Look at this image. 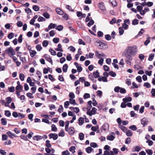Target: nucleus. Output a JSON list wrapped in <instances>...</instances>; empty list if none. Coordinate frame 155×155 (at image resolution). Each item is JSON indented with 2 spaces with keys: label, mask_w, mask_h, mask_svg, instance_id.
<instances>
[{
  "label": "nucleus",
  "mask_w": 155,
  "mask_h": 155,
  "mask_svg": "<svg viewBox=\"0 0 155 155\" xmlns=\"http://www.w3.org/2000/svg\"><path fill=\"white\" fill-rule=\"evenodd\" d=\"M51 130L52 131L56 132L57 130V128L56 127L55 125L54 124H53L51 125Z\"/></svg>",
  "instance_id": "obj_30"
},
{
  "label": "nucleus",
  "mask_w": 155,
  "mask_h": 155,
  "mask_svg": "<svg viewBox=\"0 0 155 155\" xmlns=\"http://www.w3.org/2000/svg\"><path fill=\"white\" fill-rule=\"evenodd\" d=\"M148 120L146 118H143L141 120V123L143 127L147 125L148 124Z\"/></svg>",
  "instance_id": "obj_4"
},
{
  "label": "nucleus",
  "mask_w": 155,
  "mask_h": 155,
  "mask_svg": "<svg viewBox=\"0 0 155 155\" xmlns=\"http://www.w3.org/2000/svg\"><path fill=\"white\" fill-rule=\"evenodd\" d=\"M78 124H79L80 125V126H81L82 125L84 122V119L83 117H80L79 118V120H78Z\"/></svg>",
  "instance_id": "obj_19"
},
{
  "label": "nucleus",
  "mask_w": 155,
  "mask_h": 155,
  "mask_svg": "<svg viewBox=\"0 0 155 155\" xmlns=\"http://www.w3.org/2000/svg\"><path fill=\"white\" fill-rule=\"evenodd\" d=\"M98 80L100 81H102L103 82H107V78H106V77L103 76L101 78H98Z\"/></svg>",
  "instance_id": "obj_17"
},
{
  "label": "nucleus",
  "mask_w": 155,
  "mask_h": 155,
  "mask_svg": "<svg viewBox=\"0 0 155 155\" xmlns=\"http://www.w3.org/2000/svg\"><path fill=\"white\" fill-rule=\"evenodd\" d=\"M78 42L79 45H85V43L81 39H79Z\"/></svg>",
  "instance_id": "obj_57"
},
{
  "label": "nucleus",
  "mask_w": 155,
  "mask_h": 155,
  "mask_svg": "<svg viewBox=\"0 0 155 155\" xmlns=\"http://www.w3.org/2000/svg\"><path fill=\"white\" fill-rule=\"evenodd\" d=\"M154 54H150V55L149 57L148 58V60L149 61H152L154 57Z\"/></svg>",
  "instance_id": "obj_46"
},
{
  "label": "nucleus",
  "mask_w": 155,
  "mask_h": 155,
  "mask_svg": "<svg viewBox=\"0 0 155 155\" xmlns=\"http://www.w3.org/2000/svg\"><path fill=\"white\" fill-rule=\"evenodd\" d=\"M84 134L83 133H80L79 134V139L81 140H83L84 138Z\"/></svg>",
  "instance_id": "obj_33"
},
{
  "label": "nucleus",
  "mask_w": 155,
  "mask_h": 155,
  "mask_svg": "<svg viewBox=\"0 0 155 155\" xmlns=\"http://www.w3.org/2000/svg\"><path fill=\"white\" fill-rule=\"evenodd\" d=\"M58 135L59 136H61L62 137L64 136V131L62 129L61 130V131L59 133Z\"/></svg>",
  "instance_id": "obj_49"
},
{
  "label": "nucleus",
  "mask_w": 155,
  "mask_h": 155,
  "mask_svg": "<svg viewBox=\"0 0 155 155\" xmlns=\"http://www.w3.org/2000/svg\"><path fill=\"white\" fill-rule=\"evenodd\" d=\"M84 98L85 99H87L90 97V94L88 93H85L83 96Z\"/></svg>",
  "instance_id": "obj_51"
},
{
  "label": "nucleus",
  "mask_w": 155,
  "mask_h": 155,
  "mask_svg": "<svg viewBox=\"0 0 155 155\" xmlns=\"http://www.w3.org/2000/svg\"><path fill=\"white\" fill-rule=\"evenodd\" d=\"M44 57L47 61L50 63L51 65L53 64L52 60L51 58L47 54H45L44 55Z\"/></svg>",
  "instance_id": "obj_7"
},
{
  "label": "nucleus",
  "mask_w": 155,
  "mask_h": 155,
  "mask_svg": "<svg viewBox=\"0 0 155 155\" xmlns=\"http://www.w3.org/2000/svg\"><path fill=\"white\" fill-rule=\"evenodd\" d=\"M126 135L128 137H131L133 134L132 132L130 130H128L126 132Z\"/></svg>",
  "instance_id": "obj_23"
},
{
  "label": "nucleus",
  "mask_w": 155,
  "mask_h": 155,
  "mask_svg": "<svg viewBox=\"0 0 155 155\" xmlns=\"http://www.w3.org/2000/svg\"><path fill=\"white\" fill-rule=\"evenodd\" d=\"M136 80L139 83L141 82L142 81L141 77L140 76H138L136 78Z\"/></svg>",
  "instance_id": "obj_59"
},
{
  "label": "nucleus",
  "mask_w": 155,
  "mask_h": 155,
  "mask_svg": "<svg viewBox=\"0 0 155 155\" xmlns=\"http://www.w3.org/2000/svg\"><path fill=\"white\" fill-rule=\"evenodd\" d=\"M36 48L38 51H40L42 49L41 45H38L36 46Z\"/></svg>",
  "instance_id": "obj_41"
},
{
  "label": "nucleus",
  "mask_w": 155,
  "mask_h": 155,
  "mask_svg": "<svg viewBox=\"0 0 155 155\" xmlns=\"http://www.w3.org/2000/svg\"><path fill=\"white\" fill-rule=\"evenodd\" d=\"M29 53L30 54V56L31 57H34L37 54V52L35 51L31 50H30Z\"/></svg>",
  "instance_id": "obj_14"
},
{
  "label": "nucleus",
  "mask_w": 155,
  "mask_h": 155,
  "mask_svg": "<svg viewBox=\"0 0 155 155\" xmlns=\"http://www.w3.org/2000/svg\"><path fill=\"white\" fill-rule=\"evenodd\" d=\"M14 36V33L11 32L10 33L8 36V38L9 39L12 38Z\"/></svg>",
  "instance_id": "obj_39"
},
{
  "label": "nucleus",
  "mask_w": 155,
  "mask_h": 155,
  "mask_svg": "<svg viewBox=\"0 0 155 155\" xmlns=\"http://www.w3.org/2000/svg\"><path fill=\"white\" fill-rule=\"evenodd\" d=\"M57 26V25L55 24L51 23L48 26V28L50 30L52 28H54Z\"/></svg>",
  "instance_id": "obj_15"
},
{
  "label": "nucleus",
  "mask_w": 155,
  "mask_h": 155,
  "mask_svg": "<svg viewBox=\"0 0 155 155\" xmlns=\"http://www.w3.org/2000/svg\"><path fill=\"white\" fill-rule=\"evenodd\" d=\"M151 38L150 37H148L147 38V39L144 42V45H147L150 42V41L149 39Z\"/></svg>",
  "instance_id": "obj_61"
},
{
  "label": "nucleus",
  "mask_w": 155,
  "mask_h": 155,
  "mask_svg": "<svg viewBox=\"0 0 155 155\" xmlns=\"http://www.w3.org/2000/svg\"><path fill=\"white\" fill-rule=\"evenodd\" d=\"M55 11L57 14L60 15H62L63 14L64 12L59 7H57L55 9Z\"/></svg>",
  "instance_id": "obj_6"
},
{
  "label": "nucleus",
  "mask_w": 155,
  "mask_h": 155,
  "mask_svg": "<svg viewBox=\"0 0 155 155\" xmlns=\"http://www.w3.org/2000/svg\"><path fill=\"white\" fill-rule=\"evenodd\" d=\"M109 75L113 77H115L116 75V74L113 71H110L109 72Z\"/></svg>",
  "instance_id": "obj_47"
},
{
  "label": "nucleus",
  "mask_w": 155,
  "mask_h": 155,
  "mask_svg": "<svg viewBox=\"0 0 155 155\" xmlns=\"http://www.w3.org/2000/svg\"><path fill=\"white\" fill-rule=\"evenodd\" d=\"M5 53L6 54H8L10 57H12L15 54V51L11 47L8 48L5 50Z\"/></svg>",
  "instance_id": "obj_2"
},
{
  "label": "nucleus",
  "mask_w": 155,
  "mask_h": 155,
  "mask_svg": "<svg viewBox=\"0 0 155 155\" xmlns=\"http://www.w3.org/2000/svg\"><path fill=\"white\" fill-rule=\"evenodd\" d=\"M151 93L152 97H155V89L153 88L152 89Z\"/></svg>",
  "instance_id": "obj_64"
},
{
  "label": "nucleus",
  "mask_w": 155,
  "mask_h": 155,
  "mask_svg": "<svg viewBox=\"0 0 155 155\" xmlns=\"http://www.w3.org/2000/svg\"><path fill=\"white\" fill-rule=\"evenodd\" d=\"M110 2L112 4L113 6H115L116 5V3L115 0H110Z\"/></svg>",
  "instance_id": "obj_53"
},
{
  "label": "nucleus",
  "mask_w": 155,
  "mask_h": 155,
  "mask_svg": "<svg viewBox=\"0 0 155 155\" xmlns=\"http://www.w3.org/2000/svg\"><path fill=\"white\" fill-rule=\"evenodd\" d=\"M69 101L70 103L71 104L78 105V104L75 103V100L73 99V98L70 99Z\"/></svg>",
  "instance_id": "obj_24"
},
{
  "label": "nucleus",
  "mask_w": 155,
  "mask_h": 155,
  "mask_svg": "<svg viewBox=\"0 0 155 155\" xmlns=\"http://www.w3.org/2000/svg\"><path fill=\"white\" fill-rule=\"evenodd\" d=\"M5 115L8 117H9L11 116V113L9 110H6L5 111Z\"/></svg>",
  "instance_id": "obj_38"
},
{
  "label": "nucleus",
  "mask_w": 155,
  "mask_h": 155,
  "mask_svg": "<svg viewBox=\"0 0 155 155\" xmlns=\"http://www.w3.org/2000/svg\"><path fill=\"white\" fill-rule=\"evenodd\" d=\"M42 45L44 47H47L48 44V41L47 40H45L43 41L42 42Z\"/></svg>",
  "instance_id": "obj_34"
},
{
  "label": "nucleus",
  "mask_w": 155,
  "mask_h": 155,
  "mask_svg": "<svg viewBox=\"0 0 155 155\" xmlns=\"http://www.w3.org/2000/svg\"><path fill=\"white\" fill-rule=\"evenodd\" d=\"M115 138V135H110L107 136V140H110V141H112L114 140V139Z\"/></svg>",
  "instance_id": "obj_13"
},
{
  "label": "nucleus",
  "mask_w": 155,
  "mask_h": 155,
  "mask_svg": "<svg viewBox=\"0 0 155 155\" xmlns=\"http://www.w3.org/2000/svg\"><path fill=\"white\" fill-rule=\"evenodd\" d=\"M50 138H53L54 140H56L58 138V134H50L49 135Z\"/></svg>",
  "instance_id": "obj_5"
},
{
  "label": "nucleus",
  "mask_w": 155,
  "mask_h": 155,
  "mask_svg": "<svg viewBox=\"0 0 155 155\" xmlns=\"http://www.w3.org/2000/svg\"><path fill=\"white\" fill-rule=\"evenodd\" d=\"M90 146L91 147L93 148L98 147V145L97 144L95 143H90Z\"/></svg>",
  "instance_id": "obj_50"
},
{
  "label": "nucleus",
  "mask_w": 155,
  "mask_h": 155,
  "mask_svg": "<svg viewBox=\"0 0 155 155\" xmlns=\"http://www.w3.org/2000/svg\"><path fill=\"white\" fill-rule=\"evenodd\" d=\"M146 153L149 155H151L153 154V152L152 150L150 149H146L145 150Z\"/></svg>",
  "instance_id": "obj_44"
},
{
  "label": "nucleus",
  "mask_w": 155,
  "mask_h": 155,
  "mask_svg": "<svg viewBox=\"0 0 155 155\" xmlns=\"http://www.w3.org/2000/svg\"><path fill=\"white\" fill-rule=\"evenodd\" d=\"M95 56L98 58H99L101 57H104L105 54L102 53H99L97 51H96L95 52Z\"/></svg>",
  "instance_id": "obj_8"
},
{
  "label": "nucleus",
  "mask_w": 155,
  "mask_h": 155,
  "mask_svg": "<svg viewBox=\"0 0 155 155\" xmlns=\"http://www.w3.org/2000/svg\"><path fill=\"white\" fill-rule=\"evenodd\" d=\"M49 51L51 52V54L53 55H56V52L54 50L51 48H50L49 49Z\"/></svg>",
  "instance_id": "obj_40"
},
{
  "label": "nucleus",
  "mask_w": 155,
  "mask_h": 155,
  "mask_svg": "<svg viewBox=\"0 0 155 155\" xmlns=\"http://www.w3.org/2000/svg\"><path fill=\"white\" fill-rule=\"evenodd\" d=\"M138 22L139 21L136 19H135L132 21V24L133 25H135L138 24Z\"/></svg>",
  "instance_id": "obj_37"
},
{
  "label": "nucleus",
  "mask_w": 155,
  "mask_h": 155,
  "mask_svg": "<svg viewBox=\"0 0 155 155\" xmlns=\"http://www.w3.org/2000/svg\"><path fill=\"white\" fill-rule=\"evenodd\" d=\"M43 16L46 18H49L50 17V15L47 12H45L43 13Z\"/></svg>",
  "instance_id": "obj_32"
},
{
  "label": "nucleus",
  "mask_w": 155,
  "mask_h": 155,
  "mask_svg": "<svg viewBox=\"0 0 155 155\" xmlns=\"http://www.w3.org/2000/svg\"><path fill=\"white\" fill-rule=\"evenodd\" d=\"M19 78L21 81H23L25 78L24 74L22 73H21L19 74Z\"/></svg>",
  "instance_id": "obj_52"
},
{
  "label": "nucleus",
  "mask_w": 155,
  "mask_h": 155,
  "mask_svg": "<svg viewBox=\"0 0 155 155\" xmlns=\"http://www.w3.org/2000/svg\"><path fill=\"white\" fill-rule=\"evenodd\" d=\"M119 127L123 132L125 133H126L127 130V128L124 126H123L122 125H120V126Z\"/></svg>",
  "instance_id": "obj_22"
},
{
  "label": "nucleus",
  "mask_w": 155,
  "mask_h": 155,
  "mask_svg": "<svg viewBox=\"0 0 155 155\" xmlns=\"http://www.w3.org/2000/svg\"><path fill=\"white\" fill-rule=\"evenodd\" d=\"M98 6L100 9L101 10H104L105 8L104 5V3L103 2H100L98 5Z\"/></svg>",
  "instance_id": "obj_9"
},
{
  "label": "nucleus",
  "mask_w": 155,
  "mask_h": 155,
  "mask_svg": "<svg viewBox=\"0 0 155 155\" xmlns=\"http://www.w3.org/2000/svg\"><path fill=\"white\" fill-rule=\"evenodd\" d=\"M50 141L47 140L46 141V146L48 148H50L51 147V145L50 143Z\"/></svg>",
  "instance_id": "obj_43"
},
{
  "label": "nucleus",
  "mask_w": 155,
  "mask_h": 155,
  "mask_svg": "<svg viewBox=\"0 0 155 155\" xmlns=\"http://www.w3.org/2000/svg\"><path fill=\"white\" fill-rule=\"evenodd\" d=\"M119 33L120 35H122L124 32V30L122 27H120L119 28Z\"/></svg>",
  "instance_id": "obj_36"
},
{
  "label": "nucleus",
  "mask_w": 155,
  "mask_h": 155,
  "mask_svg": "<svg viewBox=\"0 0 155 155\" xmlns=\"http://www.w3.org/2000/svg\"><path fill=\"white\" fill-rule=\"evenodd\" d=\"M129 128L130 129L134 131L136 130L137 129V127L135 125H132L131 126L129 127Z\"/></svg>",
  "instance_id": "obj_35"
},
{
  "label": "nucleus",
  "mask_w": 155,
  "mask_h": 155,
  "mask_svg": "<svg viewBox=\"0 0 155 155\" xmlns=\"http://www.w3.org/2000/svg\"><path fill=\"white\" fill-rule=\"evenodd\" d=\"M6 102L8 104L10 103L12 101V98L10 97H8L6 98Z\"/></svg>",
  "instance_id": "obj_45"
},
{
  "label": "nucleus",
  "mask_w": 155,
  "mask_h": 155,
  "mask_svg": "<svg viewBox=\"0 0 155 155\" xmlns=\"http://www.w3.org/2000/svg\"><path fill=\"white\" fill-rule=\"evenodd\" d=\"M63 107L62 105H60L58 109V111L60 113L61 112L63 111Z\"/></svg>",
  "instance_id": "obj_63"
},
{
  "label": "nucleus",
  "mask_w": 155,
  "mask_h": 155,
  "mask_svg": "<svg viewBox=\"0 0 155 155\" xmlns=\"http://www.w3.org/2000/svg\"><path fill=\"white\" fill-rule=\"evenodd\" d=\"M127 58V59L125 60V62H126V63L128 65H130L131 64V62L130 61H131L132 60V59H133L132 58H132H131V60H130V59H129V58Z\"/></svg>",
  "instance_id": "obj_31"
},
{
  "label": "nucleus",
  "mask_w": 155,
  "mask_h": 155,
  "mask_svg": "<svg viewBox=\"0 0 155 155\" xmlns=\"http://www.w3.org/2000/svg\"><path fill=\"white\" fill-rule=\"evenodd\" d=\"M141 150V147L139 146H137L134 147L132 150L133 152H139Z\"/></svg>",
  "instance_id": "obj_11"
},
{
  "label": "nucleus",
  "mask_w": 155,
  "mask_h": 155,
  "mask_svg": "<svg viewBox=\"0 0 155 155\" xmlns=\"http://www.w3.org/2000/svg\"><path fill=\"white\" fill-rule=\"evenodd\" d=\"M70 154V152L68 150L63 151L62 152V155H68Z\"/></svg>",
  "instance_id": "obj_48"
},
{
  "label": "nucleus",
  "mask_w": 155,
  "mask_h": 155,
  "mask_svg": "<svg viewBox=\"0 0 155 155\" xmlns=\"http://www.w3.org/2000/svg\"><path fill=\"white\" fill-rule=\"evenodd\" d=\"M143 86L144 87H145L147 88H150L151 86L150 84L148 82L145 83Z\"/></svg>",
  "instance_id": "obj_60"
},
{
  "label": "nucleus",
  "mask_w": 155,
  "mask_h": 155,
  "mask_svg": "<svg viewBox=\"0 0 155 155\" xmlns=\"http://www.w3.org/2000/svg\"><path fill=\"white\" fill-rule=\"evenodd\" d=\"M68 48L71 51L74 52L75 51V49L73 46H71L68 47Z\"/></svg>",
  "instance_id": "obj_58"
},
{
  "label": "nucleus",
  "mask_w": 155,
  "mask_h": 155,
  "mask_svg": "<svg viewBox=\"0 0 155 155\" xmlns=\"http://www.w3.org/2000/svg\"><path fill=\"white\" fill-rule=\"evenodd\" d=\"M75 147L74 146H72L69 149V150L72 153H74L75 152Z\"/></svg>",
  "instance_id": "obj_27"
},
{
  "label": "nucleus",
  "mask_w": 155,
  "mask_h": 155,
  "mask_svg": "<svg viewBox=\"0 0 155 155\" xmlns=\"http://www.w3.org/2000/svg\"><path fill=\"white\" fill-rule=\"evenodd\" d=\"M99 127L98 126H93L91 127V130L94 131H96L98 130Z\"/></svg>",
  "instance_id": "obj_28"
},
{
  "label": "nucleus",
  "mask_w": 155,
  "mask_h": 155,
  "mask_svg": "<svg viewBox=\"0 0 155 155\" xmlns=\"http://www.w3.org/2000/svg\"><path fill=\"white\" fill-rule=\"evenodd\" d=\"M132 98L131 97H126L125 98H124L123 99V101L125 103H127V102L131 101H132Z\"/></svg>",
  "instance_id": "obj_16"
},
{
  "label": "nucleus",
  "mask_w": 155,
  "mask_h": 155,
  "mask_svg": "<svg viewBox=\"0 0 155 155\" xmlns=\"http://www.w3.org/2000/svg\"><path fill=\"white\" fill-rule=\"evenodd\" d=\"M137 49L135 46H128L123 53V55L131 60L132 56H134L137 53Z\"/></svg>",
  "instance_id": "obj_1"
},
{
  "label": "nucleus",
  "mask_w": 155,
  "mask_h": 155,
  "mask_svg": "<svg viewBox=\"0 0 155 155\" xmlns=\"http://www.w3.org/2000/svg\"><path fill=\"white\" fill-rule=\"evenodd\" d=\"M69 96L70 98V99H72L75 97V95L72 92H71L69 93Z\"/></svg>",
  "instance_id": "obj_62"
},
{
  "label": "nucleus",
  "mask_w": 155,
  "mask_h": 155,
  "mask_svg": "<svg viewBox=\"0 0 155 155\" xmlns=\"http://www.w3.org/2000/svg\"><path fill=\"white\" fill-rule=\"evenodd\" d=\"M38 20L39 22L44 21H45V19L43 17L41 16H40L38 18Z\"/></svg>",
  "instance_id": "obj_55"
},
{
  "label": "nucleus",
  "mask_w": 155,
  "mask_h": 155,
  "mask_svg": "<svg viewBox=\"0 0 155 155\" xmlns=\"http://www.w3.org/2000/svg\"><path fill=\"white\" fill-rule=\"evenodd\" d=\"M93 75L96 78L98 77L99 76V73L97 71L94 72Z\"/></svg>",
  "instance_id": "obj_56"
},
{
  "label": "nucleus",
  "mask_w": 155,
  "mask_h": 155,
  "mask_svg": "<svg viewBox=\"0 0 155 155\" xmlns=\"http://www.w3.org/2000/svg\"><path fill=\"white\" fill-rule=\"evenodd\" d=\"M97 110V109L94 107H93L91 110V109H88L87 111V114L90 116L96 114Z\"/></svg>",
  "instance_id": "obj_3"
},
{
  "label": "nucleus",
  "mask_w": 155,
  "mask_h": 155,
  "mask_svg": "<svg viewBox=\"0 0 155 155\" xmlns=\"http://www.w3.org/2000/svg\"><path fill=\"white\" fill-rule=\"evenodd\" d=\"M93 150V149H92L91 147H88L86 149V152L88 153H90Z\"/></svg>",
  "instance_id": "obj_21"
},
{
  "label": "nucleus",
  "mask_w": 155,
  "mask_h": 155,
  "mask_svg": "<svg viewBox=\"0 0 155 155\" xmlns=\"http://www.w3.org/2000/svg\"><path fill=\"white\" fill-rule=\"evenodd\" d=\"M99 44V45H98V47L99 48L104 49L107 48V45L101 42Z\"/></svg>",
  "instance_id": "obj_12"
},
{
  "label": "nucleus",
  "mask_w": 155,
  "mask_h": 155,
  "mask_svg": "<svg viewBox=\"0 0 155 155\" xmlns=\"http://www.w3.org/2000/svg\"><path fill=\"white\" fill-rule=\"evenodd\" d=\"M53 41L55 43H57L59 41V39L58 38H55L53 39Z\"/></svg>",
  "instance_id": "obj_54"
},
{
  "label": "nucleus",
  "mask_w": 155,
  "mask_h": 155,
  "mask_svg": "<svg viewBox=\"0 0 155 155\" xmlns=\"http://www.w3.org/2000/svg\"><path fill=\"white\" fill-rule=\"evenodd\" d=\"M62 18L64 19V20H67L68 19V16L66 13L64 12L63 14H62Z\"/></svg>",
  "instance_id": "obj_18"
},
{
  "label": "nucleus",
  "mask_w": 155,
  "mask_h": 155,
  "mask_svg": "<svg viewBox=\"0 0 155 155\" xmlns=\"http://www.w3.org/2000/svg\"><path fill=\"white\" fill-rule=\"evenodd\" d=\"M49 70H51V68L48 67L47 68H45L43 69V73L44 74H47L48 73V71H49Z\"/></svg>",
  "instance_id": "obj_29"
},
{
  "label": "nucleus",
  "mask_w": 155,
  "mask_h": 155,
  "mask_svg": "<svg viewBox=\"0 0 155 155\" xmlns=\"http://www.w3.org/2000/svg\"><path fill=\"white\" fill-rule=\"evenodd\" d=\"M68 68V65L66 64H64L63 66L62 69L64 72H66L67 71V69Z\"/></svg>",
  "instance_id": "obj_25"
},
{
  "label": "nucleus",
  "mask_w": 155,
  "mask_h": 155,
  "mask_svg": "<svg viewBox=\"0 0 155 155\" xmlns=\"http://www.w3.org/2000/svg\"><path fill=\"white\" fill-rule=\"evenodd\" d=\"M33 8L34 10L36 12L38 11L39 10V8L38 5H35L33 7Z\"/></svg>",
  "instance_id": "obj_42"
},
{
  "label": "nucleus",
  "mask_w": 155,
  "mask_h": 155,
  "mask_svg": "<svg viewBox=\"0 0 155 155\" xmlns=\"http://www.w3.org/2000/svg\"><path fill=\"white\" fill-rule=\"evenodd\" d=\"M1 123L3 125H5L7 124V121L6 119L5 118H2L1 119Z\"/></svg>",
  "instance_id": "obj_20"
},
{
  "label": "nucleus",
  "mask_w": 155,
  "mask_h": 155,
  "mask_svg": "<svg viewBox=\"0 0 155 155\" xmlns=\"http://www.w3.org/2000/svg\"><path fill=\"white\" fill-rule=\"evenodd\" d=\"M68 132V133L71 135L73 134L74 133L75 131L73 127H70L69 128H68V131H66Z\"/></svg>",
  "instance_id": "obj_10"
},
{
  "label": "nucleus",
  "mask_w": 155,
  "mask_h": 155,
  "mask_svg": "<svg viewBox=\"0 0 155 155\" xmlns=\"http://www.w3.org/2000/svg\"><path fill=\"white\" fill-rule=\"evenodd\" d=\"M69 124V121H66L65 122V130L66 131H68V126Z\"/></svg>",
  "instance_id": "obj_26"
}]
</instances>
